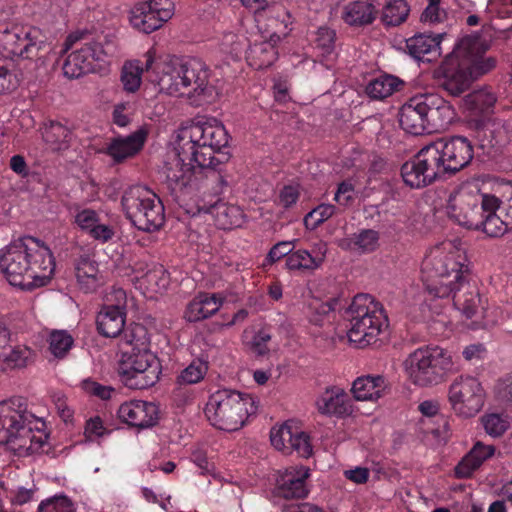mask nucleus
Segmentation results:
<instances>
[{"label":"nucleus","mask_w":512,"mask_h":512,"mask_svg":"<svg viewBox=\"0 0 512 512\" xmlns=\"http://www.w3.org/2000/svg\"><path fill=\"white\" fill-rule=\"evenodd\" d=\"M89 238L101 244L107 243L115 236V229L111 224L103 223L101 220L95 224L87 234Z\"/></svg>","instance_id":"nucleus-56"},{"label":"nucleus","mask_w":512,"mask_h":512,"mask_svg":"<svg viewBox=\"0 0 512 512\" xmlns=\"http://www.w3.org/2000/svg\"><path fill=\"white\" fill-rule=\"evenodd\" d=\"M82 389L89 395L98 397L101 400H109L114 393V388L103 385L91 379L82 382Z\"/></svg>","instance_id":"nucleus-57"},{"label":"nucleus","mask_w":512,"mask_h":512,"mask_svg":"<svg viewBox=\"0 0 512 512\" xmlns=\"http://www.w3.org/2000/svg\"><path fill=\"white\" fill-rule=\"evenodd\" d=\"M485 431L494 437L502 435L508 428V421L498 414H489L482 418Z\"/></svg>","instance_id":"nucleus-53"},{"label":"nucleus","mask_w":512,"mask_h":512,"mask_svg":"<svg viewBox=\"0 0 512 512\" xmlns=\"http://www.w3.org/2000/svg\"><path fill=\"white\" fill-rule=\"evenodd\" d=\"M487 208H499V199L494 195L482 194L476 186L463 185L451 194L448 215L459 225L478 230Z\"/></svg>","instance_id":"nucleus-12"},{"label":"nucleus","mask_w":512,"mask_h":512,"mask_svg":"<svg viewBox=\"0 0 512 512\" xmlns=\"http://www.w3.org/2000/svg\"><path fill=\"white\" fill-rule=\"evenodd\" d=\"M146 139L147 131L140 128L128 136L113 137L103 149V153L111 157L114 163H123L142 150Z\"/></svg>","instance_id":"nucleus-23"},{"label":"nucleus","mask_w":512,"mask_h":512,"mask_svg":"<svg viewBox=\"0 0 512 512\" xmlns=\"http://www.w3.org/2000/svg\"><path fill=\"white\" fill-rule=\"evenodd\" d=\"M474 139L483 154L492 156L508 143L507 129L504 124L496 122L479 125Z\"/></svg>","instance_id":"nucleus-27"},{"label":"nucleus","mask_w":512,"mask_h":512,"mask_svg":"<svg viewBox=\"0 0 512 512\" xmlns=\"http://www.w3.org/2000/svg\"><path fill=\"white\" fill-rule=\"evenodd\" d=\"M44 142L53 151L66 150L72 140V130L56 120H48L40 128Z\"/></svg>","instance_id":"nucleus-34"},{"label":"nucleus","mask_w":512,"mask_h":512,"mask_svg":"<svg viewBox=\"0 0 512 512\" xmlns=\"http://www.w3.org/2000/svg\"><path fill=\"white\" fill-rule=\"evenodd\" d=\"M117 414L122 422L130 426L146 428L156 424L158 409L153 403L132 400L121 404Z\"/></svg>","instance_id":"nucleus-24"},{"label":"nucleus","mask_w":512,"mask_h":512,"mask_svg":"<svg viewBox=\"0 0 512 512\" xmlns=\"http://www.w3.org/2000/svg\"><path fill=\"white\" fill-rule=\"evenodd\" d=\"M74 49L64 61L63 73L75 79L82 75L100 72L117 52V43L110 34L92 35L88 31L69 34L64 42L63 52Z\"/></svg>","instance_id":"nucleus-7"},{"label":"nucleus","mask_w":512,"mask_h":512,"mask_svg":"<svg viewBox=\"0 0 512 512\" xmlns=\"http://www.w3.org/2000/svg\"><path fill=\"white\" fill-rule=\"evenodd\" d=\"M498 209L487 208L483 215V224H481L480 229L490 237H500L511 230L502 215L496 213Z\"/></svg>","instance_id":"nucleus-44"},{"label":"nucleus","mask_w":512,"mask_h":512,"mask_svg":"<svg viewBox=\"0 0 512 512\" xmlns=\"http://www.w3.org/2000/svg\"><path fill=\"white\" fill-rule=\"evenodd\" d=\"M125 321L126 313L103 305L96 318L97 330L104 337L114 338L123 331Z\"/></svg>","instance_id":"nucleus-35"},{"label":"nucleus","mask_w":512,"mask_h":512,"mask_svg":"<svg viewBox=\"0 0 512 512\" xmlns=\"http://www.w3.org/2000/svg\"><path fill=\"white\" fill-rule=\"evenodd\" d=\"M174 12V0H148L132 8L130 23L133 28L149 34L161 28Z\"/></svg>","instance_id":"nucleus-16"},{"label":"nucleus","mask_w":512,"mask_h":512,"mask_svg":"<svg viewBox=\"0 0 512 512\" xmlns=\"http://www.w3.org/2000/svg\"><path fill=\"white\" fill-rule=\"evenodd\" d=\"M161 373L159 359L148 348L124 350L118 365L121 382L130 389L153 386Z\"/></svg>","instance_id":"nucleus-14"},{"label":"nucleus","mask_w":512,"mask_h":512,"mask_svg":"<svg viewBox=\"0 0 512 512\" xmlns=\"http://www.w3.org/2000/svg\"><path fill=\"white\" fill-rule=\"evenodd\" d=\"M414 97L403 105L399 113V123L407 133L416 135V124L413 121V114L416 112V106H413Z\"/></svg>","instance_id":"nucleus-54"},{"label":"nucleus","mask_w":512,"mask_h":512,"mask_svg":"<svg viewBox=\"0 0 512 512\" xmlns=\"http://www.w3.org/2000/svg\"><path fill=\"white\" fill-rule=\"evenodd\" d=\"M419 411L424 417L428 418H436V422L442 423L443 428L445 429L448 425L445 418L439 413L440 404L437 400H426L423 401L418 406Z\"/></svg>","instance_id":"nucleus-62"},{"label":"nucleus","mask_w":512,"mask_h":512,"mask_svg":"<svg viewBox=\"0 0 512 512\" xmlns=\"http://www.w3.org/2000/svg\"><path fill=\"white\" fill-rule=\"evenodd\" d=\"M334 200L344 207L353 204L355 201V188L351 180H344L338 184Z\"/></svg>","instance_id":"nucleus-55"},{"label":"nucleus","mask_w":512,"mask_h":512,"mask_svg":"<svg viewBox=\"0 0 512 512\" xmlns=\"http://www.w3.org/2000/svg\"><path fill=\"white\" fill-rule=\"evenodd\" d=\"M191 384H180L175 381V387L172 392V398L178 407L192 402L195 398V390Z\"/></svg>","instance_id":"nucleus-59"},{"label":"nucleus","mask_w":512,"mask_h":512,"mask_svg":"<svg viewBox=\"0 0 512 512\" xmlns=\"http://www.w3.org/2000/svg\"><path fill=\"white\" fill-rule=\"evenodd\" d=\"M454 306L467 318H476L483 309L477 283L471 274L453 285Z\"/></svg>","instance_id":"nucleus-22"},{"label":"nucleus","mask_w":512,"mask_h":512,"mask_svg":"<svg viewBox=\"0 0 512 512\" xmlns=\"http://www.w3.org/2000/svg\"><path fill=\"white\" fill-rule=\"evenodd\" d=\"M154 74L152 81L169 95L186 96L195 105L213 99L214 86L209 83L210 70L201 59L166 58L155 62Z\"/></svg>","instance_id":"nucleus-5"},{"label":"nucleus","mask_w":512,"mask_h":512,"mask_svg":"<svg viewBox=\"0 0 512 512\" xmlns=\"http://www.w3.org/2000/svg\"><path fill=\"white\" fill-rule=\"evenodd\" d=\"M38 512H75V507L67 496L60 495L42 501Z\"/></svg>","instance_id":"nucleus-50"},{"label":"nucleus","mask_w":512,"mask_h":512,"mask_svg":"<svg viewBox=\"0 0 512 512\" xmlns=\"http://www.w3.org/2000/svg\"><path fill=\"white\" fill-rule=\"evenodd\" d=\"M19 85L17 75L7 67L0 65V94L14 91Z\"/></svg>","instance_id":"nucleus-63"},{"label":"nucleus","mask_w":512,"mask_h":512,"mask_svg":"<svg viewBox=\"0 0 512 512\" xmlns=\"http://www.w3.org/2000/svg\"><path fill=\"white\" fill-rule=\"evenodd\" d=\"M270 441L275 449L286 455L295 452L302 458H309L313 453L310 436L288 422L278 428H272Z\"/></svg>","instance_id":"nucleus-19"},{"label":"nucleus","mask_w":512,"mask_h":512,"mask_svg":"<svg viewBox=\"0 0 512 512\" xmlns=\"http://www.w3.org/2000/svg\"><path fill=\"white\" fill-rule=\"evenodd\" d=\"M146 63L142 65L140 60L126 61L121 69L120 81L123 89L128 93L136 92L142 82V74L144 70L154 73L155 68V50L150 49L145 54Z\"/></svg>","instance_id":"nucleus-29"},{"label":"nucleus","mask_w":512,"mask_h":512,"mask_svg":"<svg viewBox=\"0 0 512 512\" xmlns=\"http://www.w3.org/2000/svg\"><path fill=\"white\" fill-rule=\"evenodd\" d=\"M126 217L139 230L152 232L160 229L165 221V210L161 199L144 186L127 188L121 198Z\"/></svg>","instance_id":"nucleus-11"},{"label":"nucleus","mask_w":512,"mask_h":512,"mask_svg":"<svg viewBox=\"0 0 512 512\" xmlns=\"http://www.w3.org/2000/svg\"><path fill=\"white\" fill-rule=\"evenodd\" d=\"M175 150L176 153L165 161L161 171L162 183L171 195L178 197V193L196 185L199 179H205L211 183L216 182L212 178H207L205 173L199 172L198 164L194 162V158L182 155L179 144H177Z\"/></svg>","instance_id":"nucleus-15"},{"label":"nucleus","mask_w":512,"mask_h":512,"mask_svg":"<svg viewBox=\"0 0 512 512\" xmlns=\"http://www.w3.org/2000/svg\"><path fill=\"white\" fill-rule=\"evenodd\" d=\"M389 390V383L382 375H365L354 380L352 393L358 401H377Z\"/></svg>","instance_id":"nucleus-30"},{"label":"nucleus","mask_w":512,"mask_h":512,"mask_svg":"<svg viewBox=\"0 0 512 512\" xmlns=\"http://www.w3.org/2000/svg\"><path fill=\"white\" fill-rule=\"evenodd\" d=\"M50 50L41 29L31 25L0 26V53L5 58L39 60Z\"/></svg>","instance_id":"nucleus-13"},{"label":"nucleus","mask_w":512,"mask_h":512,"mask_svg":"<svg viewBox=\"0 0 512 512\" xmlns=\"http://www.w3.org/2000/svg\"><path fill=\"white\" fill-rule=\"evenodd\" d=\"M228 142L227 130L215 118L198 120L181 129L177 136V144L181 146L182 155L194 158L199 172L217 181V192L221 191V186L224 184L222 166L230 158L227 152L222 151L227 147Z\"/></svg>","instance_id":"nucleus-2"},{"label":"nucleus","mask_w":512,"mask_h":512,"mask_svg":"<svg viewBox=\"0 0 512 512\" xmlns=\"http://www.w3.org/2000/svg\"><path fill=\"white\" fill-rule=\"evenodd\" d=\"M336 212V207L332 204H320L309 212L305 219V225L308 228L316 229L323 222L332 217Z\"/></svg>","instance_id":"nucleus-48"},{"label":"nucleus","mask_w":512,"mask_h":512,"mask_svg":"<svg viewBox=\"0 0 512 512\" xmlns=\"http://www.w3.org/2000/svg\"><path fill=\"white\" fill-rule=\"evenodd\" d=\"M442 37L443 34H436L434 36L418 34V62L430 63L440 57V42Z\"/></svg>","instance_id":"nucleus-42"},{"label":"nucleus","mask_w":512,"mask_h":512,"mask_svg":"<svg viewBox=\"0 0 512 512\" xmlns=\"http://www.w3.org/2000/svg\"><path fill=\"white\" fill-rule=\"evenodd\" d=\"M224 300L220 293L199 292L187 304L184 319L190 323L203 321L216 314Z\"/></svg>","instance_id":"nucleus-26"},{"label":"nucleus","mask_w":512,"mask_h":512,"mask_svg":"<svg viewBox=\"0 0 512 512\" xmlns=\"http://www.w3.org/2000/svg\"><path fill=\"white\" fill-rule=\"evenodd\" d=\"M496 394L500 401L512 406V374L507 375L498 382Z\"/></svg>","instance_id":"nucleus-64"},{"label":"nucleus","mask_w":512,"mask_h":512,"mask_svg":"<svg viewBox=\"0 0 512 512\" xmlns=\"http://www.w3.org/2000/svg\"><path fill=\"white\" fill-rule=\"evenodd\" d=\"M449 401L457 414L472 417L483 407L484 390L477 379L460 377L449 388Z\"/></svg>","instance_id":"nucleus-17"},{"label":"nucleus","mask_w":512,"mask_h":512,"mask_svg":"<svg viewBox=\"0 0 512 512\" xmlns=\"http://www.w3.org/2000/svg\"><path fill=\"white\" fill-rule=\"evenodd\" d=\"M211 184H215L212 186L213 195H210L208 200L205 197L202 199L201 204H199V210L211 214L220 229L229 230L240 226L243 222L242 209L237 205L228 204L219 198L223 187L227 184L226 181L224 180L220 192H217V182H212Z\"/></svg>","instance_id":"nucleus-20"},{"label":"nucleus","mask_w":512,"mask_h":512,"mask_svg":"<svg viewBox=\"0 0 512 512\" xmlns=\"http://www.w3.org/2000/svg\"><path fill=\"white\" fill-rule=\"evenodd\" d=\"M336 33L328 27H320L316 33V48L321 51V56L330 58L335 49Z\"/></svg>","instance_id":"nucleus-49"},{"label":"nucleus","mask_w":512,"mask_h":512,"mask_svg":"<svg viewBox=\"0 0 512 512\" xmlns=\"http://www.w3.org/2000/svg\"><path fill=\"white\" fill-rule=\"evenodd\" d=\"M380 234L373 229H361L342 238L338 246L347 251H353L361 254H368L376 251L379 247Z\"/></svg>","instance_id":"nucleus-33"},{"label":"nucleus","mask_w":512,"mask_h":512,"mask_svg":"<svg viewBox=\"0 0 512 512\" xmlns=\"http://www.w3.org/2000/svg\"><path fill=\"white\" fill-rule=\"evenodd\" d=\"M279 42L280 36L273 34L268 40L255 41L250 44L246 51L248 64L257 70L270 67L278 58L277 44Z\"/></svg>","instance_id":"nucleus-28"},{"label":"nucleus","mask_w":512,"mask_h":512,"mask_svg":"<svg viewBox=\"0 0 512 512\" xmlns=\"http://www.w3.org/2000/svg\"><path fill=\"white\" fill-rule=\"evenodd\" d=\"M463 101L466 109L474 114H480L489 111L495 105L497 98L491 90L484 87L467 94Z\"/></svg>","instance_id":"nucleus-41"},{"label":"nucleus","mask_w":512,"mask_h":512,"mask_svg":"<svg viewBox=\"0 0 512 512\" xmlns=\"http://www.w3.org/2000/svg\"><path fill=\"white\" fill-rule=\"evenodd\" d=\"M47 439L45 421L28 410L25 398L0 402V444L25 456L44 452Z\"/></svg>","instance_id":"nucleus-3"},{"label":"nucleus","mask_w":512,"mask_h":512,"mask_svg":"<svg viewBox=\"0 0 512 512\" xmlns=\"http://www.w3.org/2000/svg\"><path fill=\"white\" fill-rule=\"evenodd\" d=\"M442 157L444 172L455 174L467 167L473 159V145L463 136H453L447 140L442 138Z\"/></svg>","instance_id":"nucleus-21"},{"label":"nucleus","mask_w":512,"mask_h":512,"mask_svg":"<svg viewBox=\"0 0 512 512\" xmlns=\"http://www.w3.org/2000/svg\"><path fill=\"white\" fill-rule=\"evenodd\" d=\"M422 282L433 297H447L453 285L470 275L466 252L451 242L435 246L422 261Z\"/></svg>","instance_id":"nucleus-6"},{"label":"nucleus","mask_w":512,"mask_h":512,"mask_svg":"<svg viewBox=\"0 0 512 512\" xmlns=\"http://www.w3.org/2000/svg\"><path fill=\"white\" fill-rule=\"evenodd\" d=\"M106 307L116 308L120 312L127 313V294L122 288H113L106 296Z\"/></svg>","instance_id":"nucleus-61"},{"label":"nucleus","mask_w":512,"mask_h":512,"mask_svg":"<svg viewBox=\"0 0 512 512\" xmlns=\"http://www.w3.org/2000/svg\"><path fill=\"white\" fill-rule=\"evenodd\" d=\"M495 452L493 445H484L476 442L472 449L462 458L455 467V476L458 479H465L472 476L485 460L492 457Z\"/></svg>","instance_id":"nucleus-32"},{"label":"nucleus","mask_w":512,"mask_h":512,"mask_svg":"<svg viewBox=\"0 0 512 512\" xmlns=\"http://www.w3.org/2000/svg\"><path fill=\"white\" fill-rule=\"evenodd\" d=\"M403 84L402 80L393 75L382 74L367 83L365 92L370 99L383 100L398 91Z\"/></svg>","instance_id":"nucleus-38"},{"label":"nucleus","mask_w":512,"mask_h":512,"mask_svg":"<svg viewBox=\"0 0 512 512\" xmlns=\"http://www.w3.org/2000/svg\"><path fill=\"white\" fill-rule=\"evenodd\" d=\"M309 476V469L303 466L287 469L277 480L276 495L285 499L305 498L309 492L307 487Z\"/></svg>","instance_id":"nucleus-25"},{"label":"nucleus","mask_w":512,"mask_h":512,"mask_svg":"<svg viewBox=\"0 0 512 512\" xmlns=\"http://www.w3.org/2000/svg\"><path fill=\"white\" fill-rule=\"evenodd\" d=\"M246 48V38L234 32H227L221 40V49L223 52L231 54L233 57H239Z\"/></svg>","instance_id":"nucleus-51"},{"label":"nucleus","mask_w":512,"mask_h":512,"mask_svg":"<svg viewBox=\"0 0 512 512\" xmlns=\"http://www.w3.org/2000/svg\"><path fill=\"white\" fill-rule=\"evenodd\" d=\"M344 318L349 322V341L360 348L375 342L387 321L382 305L369 294L356 295L345 310Z\"/></svg>","instance_id":"nucleus-10"},{"label":"nucleus","mask_w":512,"mask_h":512,"mask_svg":"<svg viewBox=\"0 0 512 512\" xmlns=\"http://www.w3.org/2000/svg\"><path fill=\"white\" fill-rule=\"evenodd\" d=\"M100 220V214L91 208L77 209L74 215V223L85 234Z\"/></svg>","instance_id":"nucleus-52"},{"label":"nucleus","mask_w":512,"mask_h":512,"mask_svg":"<svg viewBox=\"0 0 512 512\" xmlns=\"http://www.w3.org/2000/svg\"><path fill=\"white\" fill-rule=\"evenodd\" d=\"M408 13L405 0H391L384 6L381 20L386 26H397L406 20Z\"/></svg>","instance_id":"nucleus-45"},{"label":"nucleus","mask_w":512,"mask_h":512,"mask_svg":"<svg viewBox=\"0 0 512 512\" xmlns=\"http://www.w3.org/2000/svg\"><path fill=\"white\" fill-rule=\"evenodd\" d=\"M271 340L270 330L266 327L259 329L253 336L251 341L252 351L259 355L264 356L269 352L268 343Z\"/></svg>","instance_id":"nucleus-58"},{"label":"nucleus","mask_w":512,"mask_h":512,"mask_svg":"<svg viewBox=\"0 0 512 512\" xmlns=\"http://www.w3.org/2000/svg\"><path fill=\"white\" fill-rule=\"evenodd\" d=\"M76 278L79 287L85 293L96 290L99 285V269L96 261L89 256H80L75 265Z\"/></svg>","instance_id":"nucleus-37"},{"label":"nucleus","mask_w":512,"mask_h":512,"mask_svg":"<svg viewBox=\"0 0 512 512\" xmlns=\"http://www.w3.org/2000/svg\"><path fill=\"white\" fill-rule=\"evenodd\" d=\"M318 411L323 415L343 417L352 412L351 400L340 388L327 389L317 400Z\"/></svg>","instance_id":"nucleus-31"},{"label":"nucleus","mask_w":512,"mask_h":512,"mask_svg":"<svg viewBox=\"0 0 512 512\" xmlns=\"http://www.w3.org/2000/svg\"><path fill=\"white\" fill-rule=\"evenodd\" d=\"M309 310L314 312V314L310 316V321L315 325H322L324 317L332 312L334 307L330 302L314 300L310 303Z\"/></svg>","instance_id":"nucleus-60"},{"label":"nucleus","mask_w":512,"mask_h":512,"mask_svg":"<svg viewBox=\"0 0 512 512\" xmlns=\"http://www.w3.org/2000/svg\"><path fill=\"white\" fill-rule=\"evenodd\" d=\"M55 268L50 248L32 236L13 241L0 256V270L13 286H44L52 279Z\"/></svg>","instance_id":"nucleus-1"},{"label":"nucleus","mask_w":512,"mask_h":512,"mask_svg":"<svg viewBox=\"0 0 512 512\" xmlns=\"http://www.w3.org/2000/svg\"><path fill=\"white\" fill-rule=\"evenodd\" d=\"M489 47L479 34L466 35L457 42L441 65L442 87L450 95H461L475 80L496 67L494 57H484Z\"/></svg>","instance_id":"nucleus-4"},{"label":"nucleus","mask_w":512,"mask_h":512,"mask_svg":"<svg viewBox=\"0 0 512 512\" xmlns=\"http://www.w3.org/2000/svg\"><path fill=\"white\" fill-rule=\"evenodd\" d=\"M120 335L122 341L130 347L129 350L148 348L150 338L146 327L142 324L133 323L124 327Z\"/></svg>","instance_id":"nucleus-43"},{"label":"nucleus","mask_w":512,"mask_h":512,"mask_svg":"<svg viewBox=\"0 0 512 512\" xmlns=\"http://www.w3.org/2000/svg\"><path fill=\"white\" fill-rule=\"evenodd\" d=\"M49 350L56 358H64L73 346L74 339L66 330H53L49 335Z\"/></svg>","instance_id":"nucleus-46"},{"label":"nucleus","mask_w":512,"mask_h":512,"mask_svg":"<svg viewBox=\"0 0 512 512\" xmlns=\"http://www.w3.org/2000/svg\"><path fill=\"white\" fill-rule=\"evenodd\" d=\"M425 95L418 96V116L421 120V131H418V176L422 175V184H432L439 176L445 174L442 157V138L430 139L428 135L440 128L439 111L430 107ZM419 126V123H418Z\"/></svg>","instance_id":"nucleus-9"},{"label":"nucleus","mask_w":512,"mask_h":512,"mask_svg":"<svg viewBox=\"0 0 512 512\" xmlns=\"http://www.w3.org/2000/svg\"><path fill=\"white\" fill-rule=\"evenodd\" d=\"M418 353V386L430 387L445 381L453 365L450 355L438 346L418 349Z\"/></svg>","instance_id":"nucleus-18"},{"label":"nucleus","mask_w":512,"mask_h":512,"mask_svg":"<svg viewBox=\"0 0 512 512\" xmlns=\"http://www.w3.org/2000/svg\"><path fill=\"white\" fill-rule=\"evenodd\" d=\"M325 258V252L320 255H312L305 249L293 251L286 258V266L289 270H299L302 272H311L318 269Z\"/></svg>","instance_id":"nucleus-39"},{"label":"nucleus","mask_w":512,"mask_h":512,"mask_svg":"<svg viewBox=\"0 0 512 512\" xmlns=\"http://www.w3.org/2000/svg\"><path fill=\"white\" fill-rule=\"evenodd\" d=\"M376 15L377 10L373 4L359 0L344 7L342 18L350 26H365L371 24Z\"/></svg>","instance_id":"nucleus-36"},{"label":"nucleus","mask_w":512,"mask_h":512,"mask_svg":"<svg viewBox=\"0 0 512 512\" xmlns=\"http://www.w3.org/2000/svg\"><path fill=\"white\" fill-rule=\"evenodd\" d=\"M257 410L258 401L252 395L231 389H220L209 396L204 413L215 428L233 432L242 428Z\"/></svg>","instance_id":"nucleus-8"},{"label":"nucleus","mask_w":512,"mask_h":512,"mask_svg":"<svg viewBox=\"0 0 512 512\" xmlns=\"http://www.w3.org/2000/svg\"><path fill=\"white\" fill-rule=\"evenodd\" d=\"M209 370L208 356L195 357L177 375V383L195 385L202 382Z\"/></svg>","instance_id":"nucleus-40"},{"label":"nucleus","mask_w":512,"mask_h":512,"mask_svg":"<svg viewBox=\"0 0 512 512\" xmlns=\"http://www.w3.org/2000/svg\"><path fill=\"white\" fill-rule=\"evenodd\" d=\"M30 356V350L27 347H8L5 346L0 352V362L7 363L11 368H19L26 365Z\"/></svg>","instance_id":"nucleus-47"}]
</instances>
